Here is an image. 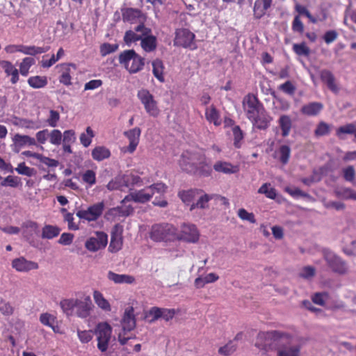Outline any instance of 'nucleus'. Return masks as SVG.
I'll list each match as a JSON object with an SVG mask.
<instances>
[{
  "mask_svg": "<svg viewBox=\"0 0 356 356\" xmlns=\"http://www.w3.org/2000/svg\"><path fill=\"white\" fill-rule=\"evenodd\" d=\"M104 202H97L88 207L87 209L79 210L76 212V216L80 219H84L88 222L97 220L103 213L104 210Z\"/></svg>",
  "mask_w": 356,
  "mask_h": 356,
  "instance_id": "nucleus-11",
  "label": "nucleus"
},
{
  "mask_svg": "<svg viewBox=\"0 0 356 356\" xmlns=\"http://www.w3.org/2000/svg\"><path fill=\"white\" fill-rule=\"evenodd\" d=\"M94 334L97 337V348L102 353L106 352L112 334L111 325L106 322L99 323L97 325Z\"/></svg>",
  "mask_w": 356,
  "mask_h": 356,
  "instance_id": "nucleus-8",
  "label": "nucleus"
},
{
  "mask_svg": "<svg viewBox=\"0 0 356 356\" xmlns=\"http://www.w3.org/2000/svg\"><path fill=\"white\" fill-rule=\"evenodd\" d=\"M137 97L143 105L147 113L152 117H157L160 113L158 103L154 95L145 88L139 90L137 92Z\"/></svg>",
  "mask_w": 356,
  "mask_h": 356,
  "instance_id": "nucleus-7",
  "label": "nucleus"
},
{
  "mask_svg": "<svg viewBox=\"0 0 356 356\" xmlns=\"http://www.w3.org/2000/svg\"><path fill=\"white\" fill-rule=\"evenodd\" d=\"M49 136V142L52 145H59L62 141V133L58 129H53L50 134Z\"/></svg>",
  "mask_w": 356,
  "mask_h": 356,
  "instance_id": "nucleus-63",
  "label": "nucleus"
},
{
  "mask_svg": "<svg viewBox=\"0 0 356 356\" xmlns=\"http://www.w3.org/2000/svg\"><path fill=\"white\" fill-rule=\"evenodd\" d=\"M295 10L298 13V16L307 17L312 23H316V19L311 15L308 9L302 5L296 3L295 6Z\"/></svg>",
  "mask_w": 356,
  "mask_h": 356,
  "instance_id": "nucleus-53",
  "label": "nucleus"
},
{
  "mask_svg": "<svg viewBox=\"0 0 356 356\" xmlns=\"http://www.w3.org/2000/svg\"><path fill=\"white\" fill-rule=\"evenodd\" d=\"M331 131V125L329 124L321 121L316 126L314 130V135L316 137H321L328 135Z\"/></svg>",
  "mask_w": 356,
  "mask_h": 356,
  "instance_id": "nucleus-46",
  "label": "nucleus"
},
{
  "mask_svg": "<svg viewBox=\"0 0 356 356\" xmlns=\"http://www.w3.org/2000/svg\"><path fill=\"white\" fill-rule=\"evenodd\" d=\"M60 75L59 82L64 86H70L72 85V74L76 70V66L72 63H62L60 65Z\"/></svg>",
  "mask_w": 356,
  "mask_h": 356,
  "instance_id": "nucleus-20",
  "label": "nucleus"
},
{
  "mask_svg": "<svg viewBox=\"0 0 356 356\" xmlns=\"http://www.w3.org/2000/svg\"><path fill=\"white\" fill-rule=\"evenodd\" d=\"M111 155V151L105 146H96L91 152V156L93 160L102 161L108 159Z\"/></svg>",
  "mask_w": 356,
  "mask_h": 356,
  "instance_id": "nucleus-35",
  "label": "nucleus"
},
{
  "mask_svg": "<svg viewBox=\"0 0 356 356\" xmlns=\"http://www.w3.org/2000/svg\"><path fill=\"white\" fill-rule=\"evenodd\" d=\"M237 348V345L233 341H229L224 346L218 349V353L224 356H229L233 354Z\"/></svg>",
  "mask_w": 356,
  "mask_h": 356,
  "instance_id": "nucleus-48",
  "label": "nucleus"
},
{
  "mask_svg": "<svg viewBox=\"0 0 356 356\" xmlns=\"http://www.w3.org/2000/svg\"><path fill=\"white\" fill-rule=\"evenodd\" d=\"M60 231L57 226L46 225L42 228L41 237L45 239H52L58 236Z\"/></svg>",
  "mask_w": 356,
  "mask_h": 356,
  "instance_id": "nucleus-41",
  "label": "nucleus"
},
{
  "mask_svg": "<svg viewBox=\"0 0 356 356\" xmlns=\"http://www.w3.org/2000/svg\"><path fill=\"white\" fill-rule=\"evenodd\" d=\"M356 127L355 124L350 123L347 124L344 126H341L337 129L336 134L337 136L343 139V138L341 136L342 134H354Z\"/></svg>",
  "mask_w": 356,
  "mask_h": 356,
  "instance_id": "nucleus-54",
  "label": "nucleus"
},
{
  "mask_svg": "<svg viewBox=\"0 0 356 356\" xmlns=\"http://www.w3.org/2000/svg\"><path fill=\"white\" fill-rule=\"evenodd\" d=\"M272 0H256L254 5V16L260 19L266 13L267 10L270 7Z\"/></svg>",
  "mask_w": 356,
  "mask_h": 356,
  "instance_id": "nucleus-31",
  "label": "nucleus"
},
{
  "mask_svg": "<svg viewBox=\"0 0 356 356\" xmlns=\"http://www.w3.org/2000/svg\"><path fill=\"white\" fill-rule=\"evenodd\" d=\"M15 170L19 175L29 177L33 175L35 172V170L33 168L26 166L24 162L20 163L16 168Z\"/></svg>",
  "mask_w": 356,
  "mask_h": 356,
  "instance_id": "nucleus-61",
  "label": "nucleus"
},
{
  "mask_svg": "<svg viewBox=\"0 0 356 356\" xmlns=\"http://www.w3.org/2000/svg\"><path fill=\"white\" fill-rule=\"evenodd\" d=\"M152 72L154 76L161 83H163L165 81V77L163 74L164 65L161 60L156 59L152 62Z\"/></svg>",
  "mask_w": 356,
  "mask_h": 356,
  "instance_id": "nucleus-40",
  "label": "nucleus"
},
{
  "mask_svg": "<svg viewBox=\"0 0 356 356\" xmlns=\"http://www.w3.org/2000/svg\"><path fill=\"white\" fill-rule=\"evenodd\" d=\"M243 108L249 120H254L255 116H257V115L264 109L263 104L259 100L257 97L251 93L244 97Z\"/></svg>",
  "mask_w": 356,
  "mask_h": 356,
  "instance_id": "nucleus-9",
  "label": "nucleus"
},
{
  "mask_svg": "<svg viewBox=\"0 0 356 356\" xmlns=\"http://www.w3.org/2000/svg\"><path fill=\"white\" fill-rule=\"evenodd\" d=\"M343 179L349 182H353L355 179V170L353 165H348L342 170Z\"/></svg>",
  "mask_w": 356,
  "mask_h": 356,
  "instance_id": "nucleus-58",
  "label": "nucleus"
},
{
  "mask_svg": "<svg viewBox=\"0 0 356 356\" xmlns=\"http://www.w3.org/2000/svg\"><path fill=\"white\" fill-rule=\"evenodd\" d=\"M60 307L67 316L75 315L80 318L89 317L94 309L90 296L83 292L76 293V298L61 300Z\"/></svg>",
  "mask_w": 356,
  "mask_h": 356,
  "instance_id": "nucleus-3",
  "label": "nucleus"
},
{
  "mask_svg": "<svg viewBox=\"0 0 356 356\" xmlns=\"http://www.w3.org/2000/svg\"><path fill=\"white\" fill-rule=\"evenodd\" d=\"M0 67L3 70L7 76H11L10 82L13 84L17 83L19 79V71L10 61L0 60Z\"/></svg>",
  "mask_w": 356,
  "mask_h": 356,
  "instance_id": "nucleus-24",
  "label": "nucleus"
},
{
  "mask_svg": "<svg viewBox=\"0 0 356 356\" xmlns=\"http://www.w3.org/2000/svg\"><path fill=\"white\" fill-rule=\"evenodd\" d=\"M202 193V191L200 189H190L187 191H179L178 196L182 200V202L190 206L194 203L193 201Z\"/></svg>",
  "mask_w": 356,
  "mask_h": 356,
  "instance_id": "nucleus-27",
  "label": "nucleus"
},
{
  "mask_svg": "<svg viewBox=\"0 0 356 356\" xmlns=\"http://www.w3.org/2000/svg\"><path fill=\"white\" fill-rule=\"evenodd\" d=\"M93 299L95 304L99 308L104 312H111V306L109 302L104 298L102 293L97 290H95L92 293Z\"/></svg>",
  "mask_w": 356,
  "mask_h": 356,
  "instance_id": "nucleus-36",
  "label": "nucleus"
},
{
  "mask_svg": "<svg viewBox=\"0 0 356 356\" xmlns=\"http://www.w3.org/2000/svg\"><path fill=\"white\" fill-rule=\"evenodd\" d=\"M216 196V194H204L199 195L197 196L198 199L195 203H193L191 205L190 210L192 211L195 209V208L198 209H205L208 207V202L211 200L212 199H214Z\"/></svg>",
  "mask_w": 356,
  "mask_h": 356,
  "instance_id": "nucleus-38",
  "label": "nucleus"
},
{
  "mask_svg": "<svg viewBox=\"0 0 356 356\" xmlns=\"http://www.w3.org/2000/svg\"><path fill=\"white\" fill-rule=\"evenodd\" d=\"M59 120L60 113L57 111L53 109L50 110L49 116L46 121L47 124L51 127H56Z\"/></svg>",
  "mask_w": 356,
  "mask_h": 356,
  "instance_id": "nucleus-59",
  "label": "nucleus"
},
{
  "mask_svg": "<svg viewBox=\"0 0 356 356\" xmlns=\"http://www.w3.org/2000/svg\"><path fill=\"white\" fill-rule=\"evenodd\" d=\"M20 181L21 179L18 177L8 175L1 182V186L3 187L10 186L12 188H17L21 183Z\"/></svg>",
  "mask_w": 356,
  "mask_h": 356,
  "instance_id": "nucleus-49",
  "label": "nucleus"
},
{
  "mask_svg": "<svg viewBox=\"0 0 356 356\" xmlns=\"http://www.w3.org/2000/svg\"><path fill=\"white\" fill-rule=\"evenodd\" d=\"M147 188L149 191L154 192V194L155 193H158L161 195L165 194L168 189L167 185L162 182H157V183L153 184L147 186Z\"/></svg>",
  "mask_w": 356,
  "mask_h": 356,
  "instance_id": "nucleus-57",
  "label": "nucleus"
},
{
  "mask_svg": "<svg viewBox=\"0 0 356 356\" xmlns=\"http://www.w3.org/2000/svg\"><path fill=\"white\" fill-rule=\"evenodd\" d=\"M82 179L91 186L96 183V174L93 170H88L83 174Z\"/></svg>",
  "mask_w": 356,
  "mask_h": 356,
  "instance_id": "nucleus-64",
  "label": "nucleus"
},
{
  "mask_svg": "<svg viewBox=\"0 0 356 356\" xmlns=\"http://www.w3.org/2000/svg\"><path fill=\"white\" fill-rule=\"evenodd\" d=\"M124 187L131 188L136 186H141L143 184V179L136 174L130 172L126 173L121 177Z\"/></svg>",
  "mask_w": 356,
  "mask_h": 356,
  "instance_id": "nucleus-28",
  "label": "nucleus"
},
{
  "mask_svg": "<svg viewBox=\"0 0 356 356\" xmlns=\"http://www.w3.org/2000/svg\"><path fill=\"white\" fill-rule=\"evenodd\" d=\"M154 195V192L149 191L147 188L131 192L124 197L122 200V204L133 201L136 203L145 204L150 201Z\"/></svg>",
  "mask_w": 356,
  "mask_h": 356,
  "instance_id": "nucleus-16",
  "label": "nucleus"
},
{
  "mask_svg": "<svg viewBox=\"0 0 356 356\" xmlns=\"http://www.w3.org/2000/svg\"><path fill=\"white\" fill-rule=\"evenodd\" d=\"M35 64L34 58L31 57H26L22 59L19 64V72L24 76H26L29 73V70L32 65Z\"/></svg>",
  "mask_w": 356,
  "mask_h": 356,
  "instance_id": "nucleus-44",
  "label": "nucleus"
},
{
  "mask_svg": "<svg viewBox=\"0 0 356 356\" xmlns=\"http://www.w3.org/2000/svg\"><path fill=\"white\" fill-rule=\"evenodd\" d=\"M107 277L115 284H134L136 279L134 276L125 274H117L113 271H108Z\"/></svg>",
  "mask_w": 356,
  "mask_h": 356,
  "instance_id": "nucleus-30",
  "label": "nucleus"
},
{
  "mask_svg": "<svg viewBox=\"0 0 356 356\" xmlns=\"http://www.w3.org/2000/svg\"><path fill=\"white\" fill-rule=\"evenodd\" d=\"M289 343L287 334L274 330L260 332L257 334L255 346L266 352L277 350L278 356H289Z\"/></svg>",
  "mask_w": 356,
  "mask_h": 356,
  "instance_id": "nucleus-2",
  "label": "nucleus"
},
{
  "mask_svg": "<svg viewBox=\"0 0 356 356\" xmlns=\"http://www.w3.org/2000/svg\"><path fill=\"white\" fill-rule=\"evenodd\" d=\"M272 118L268 114L265 108L261 111L254 120H250L253 126L259 129H266L268 127Z\"/></svg>",
  "mask_w": 356,
  "mask_h": 356,
  "instance_id": "nucleus-23",
  "label": "nucleus"
},
{
  "mask_svg": "<svg viewBox=\"0 0 356 356\" xmlns=\"http://www.w3.org/2000/svg\"><path fill=\"white\" fill-rule=\"evenodd\" d=\"M273 157L282 164H286L289 157V147L286 145H282L277 150L275 151Z\"/></svg>",
  "mask_w": 356,
  "mask_h": 356,
  "instance_id": "nucleus-39",
  "label": "nucleus"
},
{
  "mask_svg": "<svg viewBox=\"0 0 356 356\" xmlns=\"http://www.w3.org/2000/svg\"><path fill=\"white\" fill-rule=\"evenodd\" d=\"M232 132L234 136V145L236 148H240L241 147V141L244 138L243 132L238 125H235L232 128Z\"/></svg>",
  "mask_w": 356,
  "mask_h": 356,
  "instance_id": "nucleus-47",
  "label": "nucleus"
},
{
  "mask_svg": "<svg viewBox=\"0 0 356 356\" xmlns=\"http://www.w3.org/2000/svg\"><path fill=\"white\" fill-rule=\"evenodd\" d=\"M195 35L187 29H179L175 32V44L184 48L191 47Z\"/></svg>",
  "mask_w": 356,
  "mask_h": 356,
  "instance_id": "nucleus-17",
  "label": "nucleus"
},
{
  "mask_svg": "<svg viewBox=\"0 0 356 356\" xmlns=\"http://www.w3.org/2000/svg\"><path fill=\"white\" fill-rule=\"evenodd\" d=\"M28 84L33 88L39 89L45 87L48 80L45 76H33L27 80Z\"/></svg>",
  "mask_w": 356,
  "mask_h": 356,
  "instance_id": "nucleus-42",
  "label": "nucleus"
},
{
  "mask_svg": "<svg viewBox=\"0 0 356 356\" xmlns=\"http://www.w3.org/2000/svg\"><path fill=\"white\" fill-rule=\"evenodd\" d=\"M279 125L282 131V136L285 137L289 133V116L284 115L279 119Z\"/></svg>",
  "mask_w": 356,
  "mask_h": 356,
  "instance_id": "nucleus-50",
  "label": "nucleus"
},
{
  "mask_svg": "<svg viewBox=\"0 0 356 356\" xmlns=\"http://www.w3.org/2000/svg\"><path fill=\"white\" fill-rule=\"evenodd\" d=\"M22 234L24 238L30 241L35 234L39 232L38 224L33 220H26L22 225Z\"/></svg>",
  "mask_w": 356,
  "mask_h": 356,
  "instance_id": "nucleus-25",
  "label": "nucleus"
},
{
  "mask_svg": "<svg viewBox=\"0 0 356 356\" xmlns=\"http://www.w3.org/2000/svg\"><path fill=\"white\" fill-rule=\"evenodd\" d=\"M337 195L345 200H356V191L350 188H343L337 191Z\"/></svg>",
  "mask_w": 356,
  "mask_h": 356,
  "instance_id": "nucleus-55",
  "label": "nucleus"
},
{
  "mask_svg": "<svg viewBox=\"0 0 356 356\" xmlns=\"http://www.w3.org/2000/svg\"><path fill=\"white\" fill-rule=\"evenodd\" d=\"M77 335L80 341L83 343H87L90 342L94 335V332L92 330H77Z\"/></svg>",
  "mask_w": 356,
  "mask_h": 356,
  "instance_id": "nucleus-56",
  "label": "nucleus"
},
{
  "mask_svg": "<svg viewBox=\"0 0 356 356\" xmlns=\"http://www.w3.org/2000/svg\"><path fill=\"white\" fill-rule=\"evenodd\" d=\"M323 108V105L321 102H310L305 104L301 108V113L308 116H316L318 115Z\"/></svg>",
  "mask_w": 356,
  "mask_h": 356,
  "instance_id": "nucleus-29",
  "label": "nucleus"
},
{
  "mask_svg": "<svg viewBox=\"0 0 356 356\" xmlns=\"http://www.w3.org/2000/svg\"><path fill=\"white\" fill-rule=\"evenodd\" d=\"M141 130L138 127L129 129L124 132V135L129 140V144L126 148V152L131 154L135 152L139 144Z\"/></svg>",
  "mask_w": 356,
  "mask_h": 356,
  "instance_id": "nucleus-19",
  "label": "nucleus"
},
{
  "mask_svg": "<svg viewBox=\"0 0 356 356\" xmlns=\"http://www.w3.org/2000/svg\"><path fill=\"white\" fill-rule=\"evenodd\" d=\"M118 44H110V43H103L100 46V54L102 56H106L108 54H110L111 53H113L116 51L118 49Z\"/></svg>",
  "mask_w": 356,
  "mask_h": 356,
  "instance_id": "nucleus-51",
  "label": "nucleus"
},
{
  "mask_svg": "<svg viewBox=\"0 0 356 356\" xmlns=\"http://www.w3.org/2000/svg\"><path fill=\"white\" fill-rule=\"evenodd\" d=\"M213 170L218 173L232 175L238 173L240 168L239 165H234L228 161H218L213 165Z\"/></svg>",
  "mask_w": 356,
  "mask_h": 356,
  "instance_id": "nucleus-22",
  "label": "nucleus"
},
{
  "mask_svg": "<svg viewBox=\"0 0 356 356\" xmlns=\"http://www.w3.org/2000/svg\"><path fill=\"white\" fill-rule=\"evenodd\" d=\"M150 238L155 242L175 241L177 238V229L169 223H159L152 226Z\"/></svg>",
  "mask_w": 356,
  "mask_h": 356,
  "instance_id": "nucleus-4",
  "label": "nucleus"
},
{
  "mask_svg": "<svg viewBox=\"0 0 356 356\" xmlns=\"http://www.w3.org/2000/svg\"><path fill=\"white\" fill-rule=\"evenodd\" d=\"M0 312L5 316H10L13 314L14 308L2 298H0Z\"/></svg>",
  "mask_w": 356,
  "mask_h": 356,
  "instance_id": "nucleus-62",
  "label": "nucleus"
},
{
  "mask_svg": "<svg viewBox=\"0 0 356 356\" xmlns=\"http://www.w3.org/2000/svg\"><path fill=\"white\" fill-rule=\"evenodd\" d=\"M13 142L14 145L13 150L16 152H18L22 147L26 145H37L36 140L34 138H32L28 135H22L19 134H16L13 136Z\"/></svg>",
  "mask_w": 356,
  "mask_h": 356,
  "instance_id": "nucleus-21",
  "label": "nucleus"
},
{
  "mask_svg": "<svg viewBox=\"0 0 356 356\" xmlns=\"http://www.w3.org/2000/svg\"><path fill=\"white\" fill-rule=\"evenodd\" d=\"M205 118L209 123H213L216 127L222 124L220 113L213 105L206 108Z\"/></svg>",
  "mask_w": 356,
  "mask_h": 356,
  "instance_id": "nucleus-33",
  "label": "nucleus"
},
{
  "mask_svg": "<svg viewBox=\"0 0 356 356\" xmlns=\"http://www.w3.org/2000/svg\"><path fill=\"white\" fill-rule=\"evenodd\" d=\"M108 244V235L102 231L95 232L94 236L89 237L85 242V248L90 252H95L104 249Z\"/></svg>",
  "mask_w": 356,
  "mask_h": 356,
  "instance_id": "nucleus-10",
  "label": "nucleus"
},
{
  "mask_svg": "<svg viewBox=\"0 0 356 356\" xmlns=\"http://www.w3.org/2000/svg\"><path fill=\"white\" fill-rule=\"evenodd\" d=\"M123 245V227L116 224L111 232V241L108 251L113 253L120 251Z\"/></svg>",
  "mask_w": 356,
  "mask_h": 356,
  "instance_id": "nucleus-14",
  "label": "nucleus"
},
{
  "mask_svg": "<svg viewBox=\"0 0 356 356\" xmlns=\"http://www.w3.org/2000/svg\"><path fill=\"white\" fill-rule=\"evenodd\" d=\"M323 254L325 260L333 272L339 274L347 273L348 268L346 264L340 257L328 250H325Z\"/></svg>",
  "mask_w": 356,
  "mask_h": 356,
  "instance_id": "nucleus-12",
  "label": "nucleus"
},
{
  "mask_svg": "<svg viewBox=\"0 0 356 356\" xmlns=\"http://www.w3.org/2000/svg\"><path fill=\"white\" fill-rule=\"evenodd\" d=\"M119 63L131 74H135L143 70L145 59L134 49L125 50L119 55Z\"/></svg>",
  "mask_w": 356,
  "mask_h": 356,
  "instance_id": "nucleus-5",
  "label": "nucleus"
},
{
  "mask_svg": "<svg viewBox=\"0 0 356 356\" xmlns=\"http://www.w3.org/2000/svg\"><path fill=\"white\" fill-rule=\"evenodd\" d=\"M121 324L122 327V332L119 334L118 340L122 345H124L131 338V337L129 336L126 337V332L133 330L136 325L133 307H129L125 309Z\"/></svg>",
  "mask_w": 356,
  "mask_h": 356,
  "instance_id": "nucleus-6",
  "label": "nucleus"
},
{
  "mask_svg": "<svg viewBox=\"0 0 356 356\" xmlns=\"http://www.w3.org/2000/svg\"><path fill=\"white\" fill-rule=\"evenodd\" d=\"M50 47L49 46L46 47H36V46H26L23 44H20V52L23 53L26 55L30 56H36L38 54H41L43 53H46L49 50Z\"/></svg>",
  "mask_w": 356,
  "mask_h": 356,
  "instance_id": "nucleus-37",
  "label": "nucleus"
},
{
  "mask_svg": "<svg viewBox=\"0 0 356 356\" xmlns=\"http://www.w3.org/2000/svg\"><path fill=\"white\" fill-rule=\"evenodd\" d=\"M258 193L264 194L269 199L274 200L276 197L277 193L276 190L271 187L270 183H265L258 189Z\"/></svg>",
  "mask_w": 356,
  "mask_h": 356,
  "instance_id": "nucleus-45",
  "label": "nucleus"
},
{
  "mask_svg": "<svg viewBox=\"0 0 356 356\" xmlns=\"http://www.w3.org/2000/svg\"><path fill=\"white\" fill-rule=\"evenodd\" d=\"M134 212V208L129 205L125 207H117L108 210L106 215L113 218H120L129 216Z\"/></svg>",
  "mask_w": 356,
  "mask_h": 356,
  "instance_id": "nucleus-34",
  "label": "nucleus"
},
{
  "mask_svg": "<svg viewBox=\"0 0 356 356\" xmlns=\"http://www.w3.org/2000/svg\"><path fill=\"white\" fill-rule=\"evenodd\" d=\"M152 30L146 27L144 24L140 23L134 28V30L127 31L124 35V43L130 46L133 42L140 40L143 35L151 33Z\"/></svg>",
  "mask_w": 356,
  "mask_h": 356,
  "instance_id": "nucleus-13",
  "label": "nucleus"
},
{
  "mask_svg": "<svg viewBox=\"0 0 356 356\" xmlns=\"http://www.w3.org/2000/svg\"><path fill=\"white\" fill-rule=\"evenodd\" d=\"M200 233L194 225L184 224L181 227L180 234L177 232L176 241H183L187 243H195L199 241Z\"/></svg>",
  "mask_w": 356,
  "mask_h": 356,
  "instance_id": "nucleus-15",
  "label": "nucleus"
},
{
  "mask_svg": "<svg viewBox=\"0 0 356 356\" xmlns=\"http://www.w3.org/2000/svg\"><path fill=\"white\" fill-rule=\"evenodd\" d=\"M86 133L81 134L79 139L81 144L84 147H88L90 146L92 138L95 137V133L90 127H88L86 129Z\"/></svg>",
  "mask_w": 356,
  "mask_h": 356,
  "instance_id": "nucleus-43",
  "label": "nucleus"
},
{
  "mask_svg": "<svg viewBox=\"0 0 356 356\" xmlns=\"http://www.w3.org/2000/svg\"><path fill=\"white\" fill-rule=\"evenodd\" d=\"M179 164L183 170L201 177H209L213 173V165L211 161L204 154L198 152H184Z\"/></svg>",
  "mask_w": 356,
  "mask_h": 356,
  "instance_id": "nucleus-1",
  "label": "nucleus"
},
{
  "mask_svg": "<svg viewBox=\"0 0 356 356\" xmlns=\"http://www.w3.org/2000/svg\"><path fill=\"white\" fill-rule=\"evenodd\" d=\"M140 45L143 49L146 52L154 51L156 49V38L151 33L143 35L140 39Z\"/></svg>",
  "mask_w": 356,
  "mask_h": 356,
  "instance_id": "nucleus-32",
  "label": "nucleus"
},
{
  "mask_svg": "<svg viewBox=\"0 0 356 356\" xmlns=\"http://www.w3.org/2000/svg\"><path fill=\"white\" fill-rule=\"evenodd\" d=\"M293 49L298 56L307 57L310 54V49L305 43H301L299 44H293Z\"/></svg>",
  "mask_w": 356,
  "mask_h": 356,
  "instance_id": "nucleus-60",
  "label": "nucleus"
},
{
  "mask_svg": "<svg viewBox=\"0 0 356 356\" xmlns=\"http://www.w3.org/2000/svg\"><path fill=\"white\" fill-rule=\"evenodd\" d=\"M329 297L327 292H317L312 296V302L318 305L324 306L325 300Z\"/></svg>",
  "mask_w": 356,
  "mask_h": 356,
  "instance_id": "nucleus-52",
  "label": "nucleus"
},
{
  "mask_svg": "<svg viewBox=\"0 0 356 356\" xmlns=\"http://www.w3.org/2000/svg\"><path fill=\"white\" fill-rule=\"evenodd\" d=\"M11 265L13 268L16 271L22 273L29 272L31 270H36L39 268L38 263L27 260L24 257L14 259L12 261Z\"/></svg>",
  "mask_w": 356,
  "mask_h": 356,
  "instance_id": "nucleus-18",
  "label": "nucleus"
},
{
  "mask_svg": "<svg viewBox=\"0 0 356 356\" xmlns=\"http://www.w3.org/2000/svg\"><path fill=\"white\" fill-rule=\"evenodd\" d=\"M320 78L332 92L334 93H337L339 92V89L337 84L335 83L334 76L330 70H322L320 73Z\"/></svg>",
  "mask_w": 356,
  "mask_h": 356,
  "instance_id": "nucleus-26",
  "label": "nucleus"
}]
</instances>
